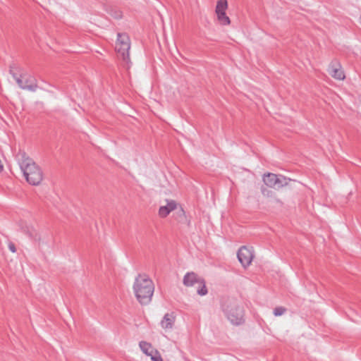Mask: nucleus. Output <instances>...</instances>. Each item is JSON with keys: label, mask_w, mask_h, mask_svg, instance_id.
<instances>
[{"label": "nucleus", "mask_w": 361, "mask_h": 361, "mask_svg": "<svg viewBox=\"0 0 361 361\" xmlns=\"http://www.w3.org/2000/svg\"><path fill=\"white\" fill-rule=\"evenodd\" d=\"M216 19L220 25L225 26L229 25L231 24V20L226 15V11L216 13Z\"/></svg>", "instance_id": "ddd939ff"}, {"label": "nucleus", "mask_w": 361, "mask_h": 361, "mask_svg": "<svg viewBox=\"0 0 361 361\" xmlns=\"http://www.w3.org/2000/svg\"><path fill=\"white\" fill-rule=\"evenodd\" d=\"M10 73L16 80L20 88L30 92L36 91L37 85L35 79L32 76L28 75H20V77H18L17 75L12 71V70H10Z\"/></svg>", "instance_id": "423d86ee"}, {"label": "nucleus", "mask_w": 361, "mask_h": 361, "mask_svg": "<svg viewBox=\"0 0 361 361\" xmlns=\"http://www.w3.org/2000/svg\"><path fill=\"white\" fill-rule=\"evenodd\" d=\"M286 312V309L283 307H277L274 310V314L276 317L283 315Z\"/></svg>", "instance_id": "2eb2a0df"}, {"label": "nucleus", "mask_w": 361, "mask_h": 361, "mask_svg": "<svg viewBox=\"0 0 361 361\" xmlns=\"http://www.w3.org/2000/svg\"><path fill=\"white\" fill-rule=\"evenodd\" d=\"M8 248L9 250L12 252H16V246L13 243H10L8 244Z\"/></svg>", "instance_id": "dca6fc26"}, {"label": "nucleus", "mask_w": 361, "mask_h": 361, "mask_svg": "<svg viewBox=\"0 0 361 361\" xmlns=\"http://www.w3.org/2000/svg\"><path fill=\"white\" fill-rule=\"evenodd\" d=\"M4 169V166L3 164H1V161L0 160V171H1Z\"/></svg>", "instance_id": "6ab92c4d"}, {"label": "nucleus", "mask_w": 361, "mask_h": 361, "mask_svg": "<svg viewBox=\"0 0 361 361\" xmlns=\"http://www.w3.org/2000/svg\"><path fill=\"white\" fill-rule=\"evenodd\" d=\"M26 180L32 185H38L43 180L41 168L25 152H20L16 157Z\"/></svg>", "instance_id": "f257e3e1"}, {"label": "nucleus", "mask_w": 361, "mask_h": 361, "mask_svg": "<svg viewBox=\"0 0 361 361\" xmlns=\"http://www.w3.org/2000/svg\"><path fill=\"white\" fill-rule=\"evenodd\" d=\"M263 181L266 185L274 189H279L288 185V180L284 176L270 173L264 176Z\"/></svg>", "instance_id": "0eeeda50"}, {"label": "nucleus", "mask_w": 361, "mask_h": 361, "mask_svg": "<svg viewBox=\"0 0 361 361\" xmlns=\"http://www.w3.org/2000/svg\"><path fill=\"white\" fill-rule=\"evenodd\" d=\"M221 310L227 319L233 325L242 324L244 319V310L238 302L233 299H226L221 304Z\"/></svg>", "instance_id": "7ed1b4c3"}, {"label": "nucleus", "mask_w": 361, "mask_h": 361, "mask_svg": "<svg viewBox=\"0 0 361 361\" xmlns=\"http://www.w3.org/2000/svg\"><path fill=\"white\" fill-rule=\"evenodd\" d=\"M133 292L138 302L147 305L152 300L154 285L151 279L145 274H139L135 279Z\"/></svg>", "instance_id": "f03ea898"}, {"label": "nucleus", "mask_w": 361, "mask_h": 361, "mask_svg": "<svg viewBox=\"0 0 361 361\" xmlns=\"http://www.w3.org/2000/svg\"><path fill=\"white\" fill-rule=\"evenodd\" d=\"M359 21H360V23L361 24V16H360Z\"/></svg>", "instance_id": "aec40b11"}, {"label": "nucleus", "mask_w": 361, "mask_h": 361, "mask_svg": "<svg viewBox=\"0 0 361 361\" xmlns=\"http://www.w3.org/2000/svg\"><path fill=\"white\" fill-rule=\"evenodd\" d=\"M228 8L227 0H218L215 8V13L226 11Z\"/></svg>", "instance_id": "4468645a"}, {"label": "nucleus", "mask_w": 361, "mask_h": 361, "mask_svg": "<svg viewBox=\"0 0 361 361\" xmlns=\"http://www.w3.org/2000/svg\"><path fill=\"white\" fill-rule=\"evenodd\" d=\"M139 346L144 354L150 357L152 361H163L159 352L151 343L142 341L139 343Z\"/></svg>", "instance_id": "6e6552de"}, {"label": "nucleus", "mask_w": 361, "mask_h": 361, "mask_svg": "<svg viewBox=\"0 0 361 361\" xmlns=\"http://www.w3.org/2000/svg\"><path fill=\"white\" fill-rule=\"evenodd\" d=\"M329 73L336 80H343L345 75L340 63L336 60L332 61L329 67Z\"/></svg>", "instance_id": "9d476101"}, {"label": "nucleus", "mask_w": 361, "mask_h": 361, "mask_svg": "<svg viewBox=\"0 0 361 361\" xmlns=\"http://www.w3.org/2000/svg\"><path fill=\"white\" fill-rule=\"evenodd\" d=\"M177 203L173 200H166V204L159 207L158 214L161 218L166 217L172 211L176 209Z\"/></svg>", "instance_id": "9b49d317"}, {"label": "nucleus", "mask_w": 361, "mask_h": 361, "mask_svg": "<svg viewBox=\"0 0 361 361\" xmlns=\"http://www.w3.org/2000/svg\"><path fill=\"white\" fill-rule=\"evenodd\" d=\"M179 212L180 213V214H181L182 216H185V212L183 211V209H180V211H179Z\"/></svg>", "instance_id": "a211bd4d"}, {"label": "nucleus", "mask_w": 361, "mask_h": 361, "mask_svg": "<svg viewBox=\"0 0 361 361\" xmlns=\"http://www.w3.org/2000/svg\"><path fill=\"white\" fill-rule=\"evenodd\" d=\"M30 236L32 238H33L34 239L37 240V238H39V235L38 233L35 231H33V233H30Z\"/></svg>", "instance_id": "f3484780"}, {"label": "nucleus", "mask_w": 361, "mask_h": 361, "mask_svg": "<svg viewBox=\"0 0 361 361\" xmlns=\"http://www.w3.org/2000/svg\"><path fill=\"white\" fill-rule=\"evenodd\" d=\"M183 284L186 286H196L197 292L200 295H205L207 290L202 279L194 272L187 273L183 278Z\"/></svg>", "instance_id": "39448f33"}, {"label": "nucleus", "mask_w": 361, "mask_h": 361, "mask_svg": "<svg viewBox=\"0 0 361 361\" xmlns=\"http://www.w3.org/2000/svg\"><path fill=\"white\" fill-rule=\"evenodd\" d=\"M130 48V42L129 37L124 33H118L117 41L116 42L115 49L121 57L123 61L128 63L130 61L129 49Z\"/></svg>", "instance_id": "20e7f679"}, {"label": "nucleus", "mask_w": 361, "mask_h": 361, "mask_svg": "<svg viewBox=\"0 0 361 361\" xmlns=\"http://www.w3.org/2000/svg\"><path fill=\"white\" fill-rule=\"evenodd\" d=\"M176 321L174 313H166L161 321V326L165 330L172 329Z\"/></svg>", "instance_id": "f8f14e48"}, {"label": "nucleus", "mask_w": 361, "mask_h": 361, "mask_svg": "<svg viewBox=\"0 0 361 361\" xmlns=\"http://www.w3.org/2000/svg\"><path fill=\"white\" fill-rule=\"evenodd\" d=\"M237 257L242 266L246 268L250 266L253 259V251L251 248L243 246L238 250Z\"/></svg>", "instance_id": "1a4fd4ad"}]
</instances>
